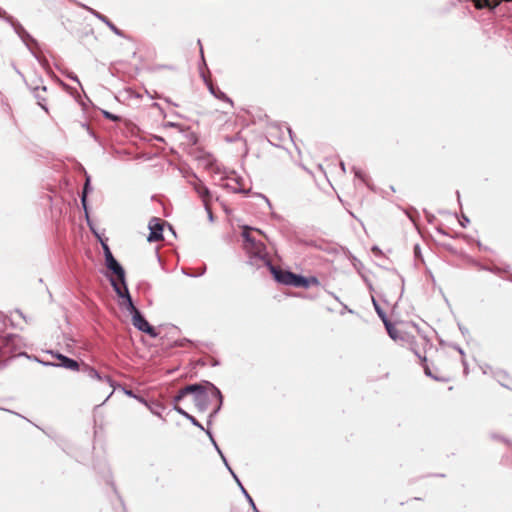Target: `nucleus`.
<instances>
[{"label": "nucleus", "mask_w": 512, "mask_h": 512, "mask_svg": "<svg viewBox=\"0 0 512 512\" xmlns=\"http://www.w3.org/2000/svg\"><path fill=\"white\" fill-rule=\"evenodd\" d=\"M132 323L139 331L145 332L152 337L157 336L155 329L150 326L139 311H135V313L132 314Z\"/></svg>", "instance_id": "nucleus-4"}, {"label": "nucleus", "mask_w": 512, "mask_h": 512, "mask_svg": "<svg viewBox=\"0 0 512 512\" xmlns=\"http://www.w3.org/2000/svg\"><path fill=\"white\" fill-rule=\"evenodd\" d=\"M384 325L386 327V330H387L389 336L393 340H397L398 338H400L399 331L388 320H385V324Z\"/></svg>", "instance_id": "nucleus-14"}, {"label": "nucleus", "mask_w": 512, "mask_h": 512, "mask_svg": "<svg viewBox=\"0 0 512 512\" xmlns=\"http://www.w3.org/2000/svg\"><path fill=\"white\" fill-rule=\"evenodd\" d=\"M186 394H193L194 403L197 409L201 412L205 411L213 401L217 402L215 410L209 416V423H211V418L218 413L222 405V395L220 390L210 383L205 387L197 384L189 385L180 391L176 400L182 399Z\"/></svg>", "instance_id": "nucleus-1"}, {"label": "nucleus", "mask_w": 512, "mask_h": 512, "mask_svg": "<svg viewBox=\"0 0 512 512\" xmlns=\"http://www.w3.org/2000/svg\"><path fill=\"white\" fill-rule=\"evenodd\" d=\"M246 498L248 499V501H249V503L251 504V506L253 507V509L256 511V506H255V504H254V502H253L252 498L250 497V495H247V497H246Z\"/></svg>", "instance_id": "nucleus-25"}, {"label": "nucleus", "mask_w": 512, "mask_h": 512, "mask_svg": "<svg viewBox=\"0 0 512 512\" xmlns=\"http://www.w3.org/2000/svg\"><path fill=\"white\" fill-rule=\"evenodd\" d=\"M308 285V280L305 277L294 274V279H292L291 286L308 287Z\"/></svg>", "instance_id": "nucleus-13"}, {"label": "nucleus", "mask_w": 512, "mask_h": 512, "mask_svg": "<svg viewBox=\"0 0 512 512\" xmlns=\"http://www.w3.org/2000/svg\"><path fill=\"white\" fill-rule=\"evenodd\" d=\"M208 89L210 93L217 99L222 100L228 103L231 107L233 106V101L229 98L223 91L219 88H215L211 83H208Z\"/></svg>", "instance_id": "nucleus-10"}, {"label": "nucleus", "mask_w": 512, "mask_h": 512, "mask_svg": "<svg viewBox=\"0 0 512 512\" xmlns=\"http://www.w3.org/2000/svg\"><path fill=\"white\" fill-rule=\"evenodd\" d=\"M469 223V219L466 216L462 217V220L460 221L461 226L466 227Z\"/></svg>", "instance_id": "nucleus-24"}, {"label": "nucleus", "mask_w": 512, "mask_h": 512, "mask_svg": "<svg viewBox=\"0 0 512 512\" xmlns=\"http://www.w3.org/2000/svg\"><path fill=\"white\" fill-rule=\"evenodd\" d=\"M93 15L107 25L115 34L120 35L119 29L104 15L97 11H92Z\"/></svg>", "instance_id": "nucleus-12"}, {"label": "nucleus", "mask_w": 512, "mask_h": 512, "mask_svg": "<svg viewBox=\"0 0 512 512\" xmlns=\"http://www.w3.org/2000/svg\"><path fill=\"white\" fill-rule=\"evenodd\" d=\"M110 282L116 294L122 299L120 305L131 315L134 314L135 311H139L133 304L127 285L125 284V286L122 288L113 278L110 279Z\"/></svg>", "instance_id": "nucleus-3"}, {"label": "nucleus", "mask_w": 512, "mask_h": 512, "mask_svg": "<svg viewBox=\"0 0 512 512\" xmlns=\"http://www.w3.org/2000/svg\"><path fill=\"white\" fill-rule=\"evenodd\" d=\"M189 183L193 186L197 194L202 198L204 206L207 207L208 198L210 197L208 188L196 176H194V179L189 181Z\"/></svg>", "instance_id": "nucleus-9"}, {"label": "nucleus", "mask_w": 512, "mask_h": 512, "mask_svg": "<svg viewBox=\"0 0 512 512\" xmlns=\"http://www.w3.org/2000/svg\"><path fill=\"white\" fill-rule=\"evenodd\" d=\"M354 173H355V176H356V177L363 179V178H362V173L360 172V170L355 169V170H354Z\"/></svg>", "instance_id": "nucleus-26"}, {"label": "nucleus", "mask_w": 512, "mask_h": 512, "mask_svg": "<svg viewBox=\"0 0 512 512\" xmlns=\"http://www.w3.org/2000/svg\"><path fill=\"white\" fill-rule=\"evenodd\" d=\"M373 304L375 307V310L379 317L383 320V323L385 324V320H388L383 310L379 307V305L376 303V301L373 299Z\"/></svg>", "instance_id": "nucleus-16"}, {"label": "nucleus", "mask_w": 512, "mask_h": 512, "mask_svg": "<svg viewBox=\"0 0 512 512\" xmlns=\"http://www.w3.org/2000/svg\"><path fill=\"white\" fill-rule=\"evenodd\" d=\"M105 264L117 276L122 285L125 286V271L112 254H109L108 258L105 259Z\"/></svg>", "instance_id": "nucleus-6"}, {"label": "nucleus", "mask_w": 512, "mask_h": 512, "mask_svg": "<svg viewBox=\"0 0 512 512\" xmlns=\"http://www.w3.org/2000/svg\"><path fill=\"white\" fill-rule=\"evenodd\" d=\"M74 81L76 82H79L78 78L75 76V77H71Z\"/></svg>", "instance_id": "nucleus-31"}, {"label": "nucleus", "mask_w": 512, "mask_h": 512, "mask_svg": "<svg viewBox=\"0 0 512 512\" xmlns=\"http://www.w3.org/2000/svg\"><path fill=\"white\" fill-rule=\"evenodd\" d=\"M253 230L252 228L245 226L243 228L242 237L244 238V249L246 252L251 256L255 258H259L260 260L264 261L266 264V261H269L267 259L265 246L262 242L256 241L250 234V231Z\"/></svg>", "instance_id": "nucleus-2"}, {"label": "nucleus", "mask_w": 512, "mask_h": 512, "mask_svg": "<svg viewBox=\"0 0 512 512\" xmlns=\"http://www.w3.org/2000/svg\"><path fill=\"white\" fill-rule=\"evenodd\" d=\"M266 265L269 267L271 273L273 274L277 282L285 285L292 284V279H294V273L277 269L270 263V261H266Z\"/></svg>", "instance_id": "nucleus-5"}, {"label": "nucleus", "mask_w": 512, "mask_h": 512, "mask_svg": "<svg viewBox=\"0 0 512 512\" xmlns=\"http://www.w3.org/2000/svg\"><path fill=\"white\" fill-rule=\"evenodd\" d=\"M340 165H341V169L345 172V170H346L345 169V164L343 162H341Z\"/></svg>", "instance_id": "nucleus-29"}, {"label": "nucleus", "mask_w": 512, "mask_h": 512, "mask_svg": "<svg viewBox=\"0 0 512 512\" xmlns=\"http://www.w3.org/2000/svg\"><path fill=\"white\" fill-rule=\"evenodd\" d=\"M240 488H241L242 494H244V495H245V497H247V495H249V494L247 493V491L245 490V488H244L242 485L240 486Z\"/></svg>", "instance_id": "nucleus-28"}, {"label": "nucleus", "mask_w": 512, "mask_h": 512, "mask_svg": "<svg viewBox=\"0 0 512 512\" xmlns=\"http://www.w3.org/2000/svg\"><path fill=\"white\" fill-rule=\"evenodd\" d=\"M48 353H50L52 356L59 359L60 363L59 364L46 363V365L59 366V367H63L65 369L72 370V371L78 370L79 365L75 360L68 358L60 353H55L53 351H49Z\"/></svg>", "instance_id": "nucleus-8"}, {"label": "nucleus", "mask_w": 512, "mask_h": 512, "mask_svg": "<svg viewBox=\"0 0 512 512\" xmlns=\"http://www.w3.org/2000/svg\"><path fill=\"white\" fill-rule=\"evenodd\" d=\"M102 246H103V250H104V256H105V259L108 258V255L109 254H112L108 245L105 244V243H102Z\"/></svg>", "instance_id": "nucleus-22"}, {"label": "nucleus", "mask_w": 512, "mask_h": 512, "mask_svg": "<svg viewBox=\"0 0 512 512\" xmlns=\"http://www.w3.org/2000/svg\"><path fill=\"white\" fill-rule=\"evenodd\" d=\"M149 230H150V233L147 237V240L149 242H155V241H159L162 239L163 237V225L162 223L160 222L159 219L157 218H152L150 221H149Z\"/></svg>", "instance_id": "nucleus-7"}, {"label": "nucleus", "mask_w": 512, "mask_h": 512, "mask_svg": "<svg viewBox=\"0 0 512 512\" xmlns=\"http://www.w3.org/2000/svg\"><path fill=\"white\" fill-rule=\"evenodd\" d=\"M205 208H206V210H207V212H208V218H209L210 220H212V219H213L212 212L210 211V209H209V207H208V206H207V207H205Z\"/></svg>", "instance_id": "nucleus-27"}, {"label": "nucleus", "mask_w": 512, "mask_h": 512, "mask_svg": "<svg viewBox=\"0 0 512 512\" xmlns=\"http://www.w3.org/2000/svg\"><path fill=\"white\" fill-rule=\"evenodd\" d=\"M174 409H175V411H176L177 413H179L180 415L184 416L185 418H187V417H188V415H189V413H187L185 410H183V409H182L181 407H179V406H175V407H174Z\"/></svg>", "instance_id": "nucleus-20"}, {"label": "nucleus", "mask_w": 512, "mask_h": 512, "mask_svg": "<svg viewBox=\"0 0 512 512\" xmlns=\"http://www.w3.org/2000/svg\"><path fill=\"white\" fill-rule=\"evenodd\" d=\"M104 115H105L106 118L114 120V121L118 119L117 116H115V115H113V114H111L109 112H104Z\"/></svg>", "instance_id": "nucleus-23"}, {"label": "nucleus", "mask_w": 512, "mask_h": 512, "mask_svg": "<svg viewBox=\"0 0 512 512\" xmlns=\"http://www.w3.org/2000/svg\"><path fill=\"white\" fill-rule=\"evenodd\" d=\"M89 376L91 378L101 379L99 373L95 369H90L89 370Z\"/></svg>", "instance_id": "nucleus-21"}, {"label": "nucleus", "mask_w": 512, "mask_h": 512, "mask_svg": "<svg viewBox=\"0 0 512 512\" xmlns=\"http://www.w3.org/2000/svg\"><path fill=\"white\" fill-rule=\"evenodd\" d=\"M224 186L230 188L233 192H242L243 191V189L240 187L238 182H236L234 185H232L230 183H226Z\"/></svg>", "instance_id": "nucleus-17"}, {"label": "nucleus", "mask_w": 512, "mask_h": 512, "mask_svg": "<svg viewBox=\"0 0 512 512\" xmlns=\"http://www.w3.org/2000/svg\"><path fill=\"white\" fill-rule=\"evenodd\" d=\"M124 392H125V394H126V395H128V396H130V397L137 398L140 402L144 403L145 405H148V404H147V402H146L144 399H142V398H139V397L135 396V395L133 394V392H132V391H130V390H124Z\"/></svg>", "instance_id": "nucleus-19"}, {"label": "nucleus", "mask_w": 512, "mask_h": 512, "mask_svg": "<svg viewBox=\"0 0 512 512\" xmlns=\"http://www.w3.org/2000/svg\"><path fill=\"white\" fill-rule=\"evenodd\" d=\"M425 373H426V375H428V376H432L428 368H426V369H425Z\"/></svg>", "instance_id": "nucleus-30"}, {"label": "nucleus", "mask_w": 512, "mask_h": 512, "mask_svg": "<svg viewBox=\"0 0 512 512\" xmlns=\"http://www.w3.org/2000/svg\"><path fill=\"white\" fill-rule=\"evenodd\" d=\"M186 419H188L194 426L204 430V427L192 415L189 414Z\"/></svg>", "instance_id": "nucleus-18"}, {"label": "nucleus", "mask_w": 512, "mask_h": 512, "mask_svg": "<svg viewBox=\"0 0 512 512\" xmlns=\"http://www.w3.org/2000/svg\"><path fill=\"white\" fill-rule=\"evenodd\" d=\"M91 190V187H90V177L88 176L86 178V181H85V185H84V189H83V195H82V199H81V202H82V205H83V208L84 210L86 211L87 208H86V195L88 193V191Z\"/></svg>", "instance_id": "nucleus-15"}, {"label": "nucleus", "mask_w": 512, "mask_h": 512, "mask_svg": "<svg viewBox=\"0 0 512 512\" xmlns=\"http://www.w3.org/2000/svg\"><path fill=\"white\" fill-rule=\"evenodd\" d=\"M206 434L209 436L211 442L213 443L214 447L216 448V450L218 451V453L221 455L226 467L229 469V471L231 472V474L233 475V478L236 480V482L238 483L239 486H241V482L239 481L238 477L235 475V473L232 471V469L229 467L225 457L223 456L221 450L219 449L217 443L215 442L210 430H206Z\"/></svg>", "instance_id": "nucleus-11"}]
</instances>
